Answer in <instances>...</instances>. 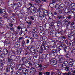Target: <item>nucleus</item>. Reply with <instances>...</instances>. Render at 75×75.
Listing matches in <instances>:
<instances>
[{
  "label": "nucleus",
  "instance_id": "nucleus-1",
  "mask_svg": "<svg viewBox=\"0 0 75 75\" xmlns=\"http://www.w3.org/2000/svg\"><path fill=\"white\" fill-rule=\"evenodd\" d=\"M29 9L31 13H35L37 11L36 8L34 6H30L29 7Z\"/></svg>",
  "mask_w": 75,
  "mask_h": 75
},
{
  "label": "nucleus",
  "instance_id": "nucleus-2",
  "mask_svg": "<svg viewBox=\"0 0 75 75\" xmlns=\"http://www.w3.org/2000/svg\"><path fill=\"white\" fill-rule=\"evenodd\" d=\"M64 23H65V25L67 28H68L69 27V25L71 24V21H68V18H67L64 20Z\"/></svg>",
  "mask_w": 75,
  "mask_h": 75
},
{
  "label": "nucleus",
  "instance_id": "nucleus-3",
  "mask_svg": "<svg viewBox=\"0 0 75 75\" xmlns=\"http://www.w3.org/2000/svg\"><path fill=\"white\" fill-rule=\"evenodd\" d=\"M23 32L21 31L19 32V34L22 37H23L25 35L24 33H27V29L26 28H24L23 29Z\"/></svg>",
  "mask_w": 75,
  "mask_h": 75
},
{
  "label": "nucleus",
  "instance_id": "nucleus-4",
  "mask_svg": "<svg viewBox=\"0 0 75 75\" xmlns=\"http://www.w3.org/2000/svg\"><path fill=\"white\" fill-rule=\"evenodd\" d=\"M50 62L51 64L52 65H55L57 64V61L54 58L51 59Z\"/></svg>",
  "mask_w": 75,
  "mask_h": 75
},
{
  "label": "nucleus",
  "instance_id": "nucleus-5",
  "mask_svg": "<svg viewBox=\"0 0 75 75\" xmlns=\"http://www.w3.org/2000/svg\"><path fill=\"white\" fill-rule=\"evenodd\" d=\"M71 36H72L74 38H75V31H72L70 33V35H69L68 36V38L69 40H71Z\"/></svg>",
  "mask_w": 75,
  "mask_h": 75
},
{
  "label": "nucleus",
  "instance_id": "nucleus-6",
  "mask_svg": "<svg viewBox=\"0 0 75 75\" xmlns=\"http://www.w3.org/2000/svg\"><path fill=\"white\" fill-rule=\"evenodd\" d=\"M69 16H72V17H74L75 16V13L72 11H68L66 13Z\"/></svg>",
  "mask_w": 75,
  "mask_h": 75
},
{
  "label": "nucleus",
  "instance_id": "nucleus-7",
  "mask_svg": "<svg viewBox=\"0 0 75 75\" xmlns=\"http://www.w3.org/2000/svg\"><path fill=\"white\" fill-rule=\"evenodd\" d=\"M12 7L14 10H17L19 9L18 5L16 3H15L13 6Z\"/></svg>",
  "mask_w": 75,
  "mask_h": 75
},
{
  "label": "nucleus",
  "instance_id": "nucleus-8",
  "mask_svg": "<svg viewBox=\"0 0 75 75\" xmlns=\"http://www.w3.org/2000/svg\"><path fill=\"white\" fill-rule=\"evenodd\" d=\"M32 33H33V36L35 38H36V39H37V38H38V33L37 32L35 31L34 33L32 32Z\"/></svg>",
  "mask_w": 75,
  "mask_h": 75
},
{
  "label": "nucleus",
  "instance_id": "nucleus-9",
  "mask_svg": "<svg viewBox=\"0 0 75 75\" xmlns=\"http://www.w3.org/2000/svg\"><path fill=\"white\" fill-rule=\"evenodd\" d=\"M65 61V58L64 57H61L58 61L59 63H62Z\"/></svg>",
  "mask_w": 75,
  "mask_h": 75
},
{
  "label": "nucleus",
  "instance_id": "nucleus-10",
  "mask_svg": "<svg viewBox=\"0 0 75 75\" xmlns=\"http://www.w3.org/2000/svg\"><path fill=\"white\" fill-rule=\"evenodd\" d=\"M25 63V65L27 68H30V66H31V65H32L31 63L29 62H26Z\"/></svg>",
  "mask_w": 75,
  "mask_h": 75
},
{
  "label": "nucleus",
  "instance_id": "nucleus-11",
  "mask_svg": "<svg viewBox=\"0 0 75 75\" xmlns=\"http://www.w3.org/2000/svg\"><path fill=\"white\" fill-rule=\"evenodd\" d=\"M74 7H75V3H72L69 6V8L70 10H72V8H74Z\"/></svg>",
  "mask_w": 75,
  "mask_h": 75
},
{
  "label": "nucleus",
  "instance_id": "nucleus-12",
  "mask_svg": "<svg viewBox=\"0 0 75 75\" xmlns=\"http://www.w3.org/2000/svg\"><path fill=\"white\" fill-rule=\"evenodd\" d=\"M68 53L70 55H72V54H75V50L73 49L72 50H69L68 52Z\"/></svg>",
  "mask_w": 75,
  "mask_h": 75
},
{
  "label": "nucleus",
  "instance_id": "nucleus-13",
  "mask_svg": "<svg viewBox=\"0 0 75 75\" xmlns=\"http://www.w3.org/2000/svg\"><path fill=\"white\" fill-rule=\"evenodd\" d=\"M20 46V42H16L15 44V47L16 48H18Z\"/></svg>",
  "mask_w": 75,
  "mask_h": 75
},
{
  "label": "nucleus",
  "instance_id": "nucleus-14",
  "mask_svg": "<svg viewBox=\"0 0 75 75\" xmlns=\"http://www.w3.org/2000/svg\"><path fill=\"white\" fill-rule=\"evenodd\" d=\"M3 53L5 55H6L8 53V51L6 49H4L3 50Z\"/></svg>",
  "mask_w": 75,
  "mask_h": 75
},
{
  "label": "nucleus",
  "instance_id": "nucleus-15",
  "mask_svg": "<svg viewBox=\"0 0 75 75\" xmlns=\"http://www.w3.org/2000/svg\"><path fill=\"white\" fill-rule=\"evenodd\" d=\"M35 66L37 67H40V68H41L42 67V65L41 64H39L38 62H36L35 63Z\"/></svg>",
  "mask_w": 75,
  "mask_h": 75
},
{
  "label": "nucleus",
  "instance_id": "nucleus-16",
  "mask_svg": "<svg viewBox=\"0 0 75 75\" xmlns=\"http://www.w3.org/2000/svg\"><path fill=\"white\" fill-rule=\"evenodd\" d=\"M50 25V28H53L54 27V23L52 22L49 23Z\"/></svg>",
  "mask_w": 75,
  "mask_h": 75
},
{
  "label": "nucleus",
  "instance_id": "nucleus-17",
  "mask_svg": "<svg viewBox=\"0 0 75 75\" xmlns=\"http://www.w3.org/2000/svg\"><path fill=\"white\" fill-rule=\"evenodd\" d=\"M10 58L11 59H12V60L13 59V60H15V59H16L17 58V56L14 55H11L10 56Z\"/></svg>",
  "mask_w": 75,
  "mask_h": 75
},
{
  "label": "nucleus",
  "instance_id": "nucleus-18",
  "mask_svg": "<svg viewBox=\"0 0 75 75\" xmlns=\"http://www.w3.org/2000/svg\"><path fill=\"white\" fill-rule=\"evenodd\" d=\"M2 13L5 14H6V11L2 9H0V14H2Z\"/></svg>",
  "mask_w": 75,
  "mask_h": 75
},
{
  "label": "nucleus",
  "instance_id": "nucleus-19",
  "mask_svg": "<svg viewBox=\"0 0 75 75\" xmlns=\"http://www.w3.org/2000/svg\"><path fill=\"white\" fill-rule=\"evenodd\" d=\"M65 5L64 4H62L60 5L59 8L60 9H62L64 8H65Z\"/></svg>",
  "mask_w": 75,
  "mask_h": 75
},
{
  "label": "nucleus",
  "instance_id": "nucleus-20",
  "mask_svg": "<svg viewBox=\"0 0 75 75\" xmlns=\"http://www.w3.org/2000/svg\"><path fill=\"white\" fill-rule=\"evenodd\" d=\"M22 47L24 48V47H25V41H24V40H22Z\"/></svg>",
  "mask_w": 75,
  "mask_h": 75
},
{
  "label": "nucleus",
  "instance_id": "nucleus-21",
  "mask_svg": "<svg viewBox=\"0 0 75 75\" xmlns=\"http://www.w3.org/2000/svg\"><path fill=\"white\" fill-rule=\"evenodd\" d=\"M35 71H36V70L34 69V70L30 71H29V73L30 75H31V74H34V73H35Z\"/></svg>",
  "mask_w": 75,
  "mask_h": 75
},
{
  "label": "nucleus",
  "instance_id": "nucleus-22",
  "mask_svg": "<svg viewBox=\"0 0 75 75\" xmlns=\"http://www.w3.org/2000/svg\"><path fill=\"white\" fill-rule=\"evenodd\" d=\"M22 60L23 62H24L25 63V62H26L28 61V59H26V57H22Z\"/></svg>",
  "mask_w": 75,
  "mask_h": 75
},
{
  "label": "nucleus",
  "instance_id": "nucleus-23",
  "mask_svg": "<svg viewBox=\"0 0 75 75\" xmlns=\"http://www.w3.org/2000/svg\"><path fill=\"white\" fill-rule=\"evenodd\" d=\"M22 48H21L20 49H19L17 51V54H18L19 55H20L21 52V51H22Z\"/></svg>",
  "mask_w": 75,
  "mask_h": 75
},
{
  "label": "nucleus",
  "instance_id": "nucleus-24",
  "mask_svg": "<svg viewBox=\"0 0 75 75\" xmlns=\"http://www.w3.org/2000/svg\"><path fill=\"white\" fill-rule=\"evenodd\" d=\"M72 65H73V62H70L68 64V66L71 68V67H72Z\"/></svg>",
  "mask_w": 75,
  "mask_h": 75
},
{
  "label": "nucleus",
  "instance_id": "nucleus-25",
  "mask_svg": "<svg viewBox=\"0 0 75 75\" xmlns=\"http://www.w3.org/2000/svg\"><path fill=\"white\" fill-rule=\"evenodd\" d=\"M69 45L70 47H73L74 45V43L72 42V41H70L69 42Z\"/></svg>",
  "mask_w": 75,
  "mask_h": 75
},
{
  "label": "nucleus",
  "instance_id": "nucleus-26",
  "mask_svg": "<svg viewBox=\"0 0 75 75\" xmlns=\"http://www.w3.org/2000/svg\"><path fill=\"white\" fill-rule=\"evenodd\" d=\"M8 59V62H9V63H12L13 62V60L12 59H10L9 58V57H8L7 58Z\"/></svg>",
  "mask_w": 75,
  "mask_h": 75
},
{
  "label": "nucleus",
  "instance_id": "nucleus-27",
  "mask_svg": "<svg viewBox=\"0 0 75 75\" xmlns=\"http://www.w3.org/2000/svg\"><path fill=\"white\" fill-rule=\"evenodd\" d=\"M63 75H71V72H69L68 73L67 72L63 73Z\"/></svg>",
  "mask_w": 75,
  "mask_h": 75
},
{
  "label": "nucleus",
  "instance_id": "nucleus-28",
  "mask_svg": "<svg viewBox=\"0 0 75 75\" xmlns=\"http://www.w3.org/2000/svg\"><path fill=\"white\" fill-rule=\"evenodd\" d=\"M49 44H50V45H51V46L52 45H55V42H54V41L49 42Z\"/></svg>",
  "mask_w": 75,
  "mask_h": 75
},
{
  "label": "nucleus",
  "instance_id": "nucleus-29",
  "mask_svg": "<svg viewBox=\"0 0 75 75\" xmlns=\"http://www.w3.org/2000/svg\"><path fill=\"white\" fill-rule=\"evenodd\" d=\"M52 53L54 55L57 54V50H52Z\"/></svg>",
  "mask_w": 75,
  "mask_h": 75
},
{
  "label": "nucleus",
  "instance_id": "nucleus-30",
  "mask_svg": "<svg viewBox=\"0 0 75 75\" xmlns=\"http://www.w3.org/2000/svg\"><path fill=\"white\" fill-rule=\"evenodd\" d=\"M62 47L64 49H67V47H66L65 45L64 44L62 43Z\"/></svg>",
  "mask_w": 75,
  "mask_h": 75
},
{
  "label": "nucleus",
  "instance_id": "nucleus-31",
  "mask_svg": "<svg viewBox=\"0 0 75 75\" xmlns=\"http://www.w3.org/2000/svg\"><path fill=\"white\" fill-rule=\"evenodd\" d=\"M6 71L7 72H10V67L9 66H7L6 67Z\"/></svg>",
  "mask_w": 75,
  "mask_h": 75
},
{
  "label": "nucleus",
  "instance_id": "nucleus-32",
  "mask_svg": "<svg viewBox=\"0 0 75 75\" xmlns=\"http://www.w3.org/2000/svg\"><path fill=\"white\" fill-rule=\"evenodd\" d=\"M5 42H6V43L7 44H10V41H9V40H6Z\"/></svg>",
  "mask_w": 75,
  "mask_h": 75
},
{
  "label": "nucleus",
  "instance_id": "nucleus-33",
  "mask_svg": "<svg viewBox=\"0 0 75 75\" xmlns=\"http://www.w3.org/2000/svg\"><path fill=\"white\" fill-rule=\"evenodd\" d=\"M42 59H45V58H47L46 57V55H45V54H42Z\"/></svg>",
  "mask_w": 75,
  "mask_h": 75
},
{
  "label": "nucleus",
  "instance_id": "nucleus-34",
  "mask_svg": "<svg viewBox=\"0 0 75 75\" xmlns=\"http://www.w3.org/2000/svg\"><path fill=\"white\" fill-rule=\"evenodd\" d=\"M46 45H47V43L46 42L44 41L42 43V46H43L44 47L45 46H46Z\"/></svg>",
  "mask_w": 75,
  "mask_h": 75
},
{
  "label": "nucleus",
  "instance_id": "nucleus-35",
  "mask_svg": "<svg viewBox=\"0 0 75 75\" xmlns=\"http://www.w3.org/2000/svg\"><path fill=\"white\" fill-rule=\"evenodd\" d=\"M49 6L51 7L52 8L53 7H54V6H55V5L54 4L51 3H50Z\"/></svg>",
  "mask_w": 75,
  "mask_h": 75
},
{
  "label": "nucleus",
  "instance_id": "nucleus-36",
  "mask_svg": "<svg viewBox=\"0 0 75 75\" xmlns=\"http://www.w3.org/2000/svg\"><path fill=\"white\" fill-rule=\"evenodd\" d=\"M16 4L18 6V7L19 8L21 6V2H19L18 3Z\"/></svg>",
  "mask_w": 75,
  "mask_h": 75
},
{
  "label": "nucleus",
  "instance_id": "nucleus-37",
  "mask_svg": "<svg viewBox=\"0 0 75 75\" xmlns=\"http://www.w3.org/2000/svg\"><path fill=\"white\" fill-rule=\"evenodd\" d=\"M48 23H49V24L50 23H52L53 22V20L52 19H49L48 20Z\"/></svg>",
  "mask_w": 75,
  "mask_h": 75
},
{
  "label": "nucleus",
  "instance_id": "nucleus-38",
  "mask_svg": "<svg viewBox=\"0 0 75 75\" xmlns=\"http://www.w3.org/2000/svg\"><path fill=\"white\" fill-rule=\"evenodd\" d=\"M39 29L41 31H44V28L42 26H39Z\"/></svg>",
  "mask_w": 75,
  "mask_h": 75
},
{
  "label": "nucleus",
  "instance_id": "nucleus-39",
  "mask_svg": "<svg viewBox=\"0 0 75 75\" xmlns=\"http://www.w3.org/2000/svg\"><path fill=\"white\" fill-rule=\"evenodd\" d=\"M48 12L47 11H45L43 12V14L47 16V15H48Z\"/></svg>",
  "mask_w": 75,
  "mask_h": 75
},
{
  "label": "nucleus",
  "instance_id": "nucleus-40",
  "mask_svg": "<svg viewBox=\"0 0 75 75\" xmlns=\"http://www.w3.org/2000/svg\"><path fill=\"white\" fill-rule=\"evenodd\" d=\"M27 48L28 49H29V50H30V51H32V48H33L32 47H30V46H27Z\"/></svg>",
  "mask_w": 75,
  "mask_h": 75
},
{
  "label": "nucleus",
  "instance_id": "nucleus-41",
  "mask_svg": "<svg viewBox=\"0 0 75 75\" xmlns=\"http://www.w3.org/2000/svg\"><path fill=\"white\" fill-rule=\"evenodd\" d=\"M37 51H38L39 53H42L43 52V50L41 48H40L39 50H38Z\"/></svg>",
  "mask_w": 75,
  "mask_h": 75
},
{
  "label": "nucleus",
  "instance_id": "nucleus-42",
  "mask_svg": "<svg viewBox=\"0 0 75 75\" xmlns=\"http://www.w3.org/2000/svg\"><path fill=\"white\" fill-rule=\"evenodd\" d=\"M39 33L41 36H42V35H44V32H39Z\"/></svg>",
  "mask_w": 75,
  "mask_h": 75
},
{
  "label": "nucleus",
  "instance_id": "nucleus-43",
  "mask_svg": "<svg viewBox=\"0 0 75 75\" xmlns=\"http://www.w3.org/2000/svg\"><path fill=\"white\" fill-rule=\"evenodd\" d=\"M0 27H2L3 26V21H0Z\"/></svg>",
  "mask_w": 75,
  "mask_h": 75
},
{
  "label": "nucleus",
  "instance_id": "nucleus-44",
  "mask_svg": "<svg viewBox=\"0 0 75 75\" xmlns=\"http://www.w3.org/2000/svg\"><path fill=\"white\" fill-rule=\"evenodd\" d=\"M63 64H64V65L67 66L68 65V63L67 61H65Z\"/></svg>",
  "mask_w": 75,
  "mask_h": 75
},
{
  "label": "nucleus",
  "instance_id": "nucleus-45",
  "mask_svg": "<svg viewBox=\"0 0 75 75\" xmlns=\"http://www.w3.org/2000/svg\"><path fill=\"white\" fill-rule=\"evenodd\" d=\"M16 75H22V74L21 72L19 71H18L16 72Z\"/></svg>",
  "mask_w": 75,
  "mask_h": 75
},
{
  "label": "nucleus",
  "instance_id": "nucleus-46",
  "mask_svg": "<svg viewBox=\"0 0 75 75\" xmlns=\"http://www.w3.org/2000/svg\"><path fill=\"white\" fill-rule=\"evenodd\" d=\"M44 48L45 50H48V49L49 48V46H45L44 47Z\"/></svg>",
  "mask_w": 75,
  "mask_h": 75
},
{
  "label": "nucleus",
  "instance_id": "nucleus-47",
  "mask_svg": "<svg viewBox=\"0 0 75 75\" xmlns=\"http://www.w3.org/2000/svg\"><path fill=\"white\" fill-rule=\"evenodd\" d=\"M10 65L13 68L15 67V64H14V63H11L10 64Z\"/></svg>",
  "mask_w": 75,
  "mask_h": 75
},
{
  "label": "nucleus",
  "instance_id": "nucleus-48",
  "mask_svg": "<svg viewBox=\"0 0 75 75\" xmlns=\"http://www.w3.org/2000/svg\"><path fill=\"white\" fill-rule=\"evenodd\" d=\"M25 70V72H26V73H27V72H28V69H24L22 70V72H24V71Z\"/></svg>",
  "mask_w": 75,
  "mask_h": 75
},
{
  "label": "nucleus",
  "instance_id": "nucleus-49",
  "mask_svg": "<svg viewBox=\"0 0 75 75\" xmlns=\"http://www.w3.org/2000/svg\"><path fill=\"white\" fill-rule=\"evenodd\" d=\"M54 6H55L56 8H59V6H60V5H59L58 4H55Z\"/></svg>",
  "mask_w": 75,
  "mask_h": 75
},
{
  "label": "nucleus",
  "instance_id": "nucleus-50",
  "mask_svg": "<svg viewBox=\"0 0 75 75\" xmlns=\"http://www.w3.org/2000/svg\"><path fill=\"white\" fill-rule=\"evenodd\" d=\"M56 11H59V13H60V14H62V10H59L58 9H56Z\"/></svg>",
  "mask_w": 75,
  "mask_h": 75
},
{
  "label": "nucleus",
  "instance_id": "nucleus-51",
  "mask_svg": "<svg viewBox=\"0 0 75 75\" xmlns=\"http://www.w3.org/2000/svg\"><path fill=\"white\" fill-rule=\"evenodd\" d=\"M26 23L28 24V25H31L32 24V21H26Z\"/></svg>",
  "mask_w": 75,
  "mask_h": 75
},
{
  "label": "nucleus",
  "instance_id": "nucleus-52",
  "mask_svg": "<svg viewBox=\"0 0 75 75\" xmlns=\"http://www.w3.org/2000/svg\"><path fill=\"white\" fill-rule=\"evenodd\" d=\"M54 28L56 31H58V30H59V28H58V26H55L54 27Z\"/></svg>",
  "mask_w": 75,
  "mask_h": 75
},
{
  "label": "nucleus",
  "instance_id": "nucleus-53",
  "mask_svg": "<svg viewBox=\"0 0 75 75\" xmlns=\"http://www.w3.org/2000/svg\"><path fill=\"white\" fill-rule=\"evenodd\" d=\"M57 23L58 25H61V23L60 21H57Z\"/></svg>",
  "mask_w": 75,
  "mask_h": 75
},
{
  "label": "nucleus",
  "instance_id": "nucleus-54",
  "mask_svg": "<svg viewBox=\"0 0 75 75\" xmlns=\"http://www.w3.org/2000/svg\"><path fill=\"white\" fill-rule=\"evenodd\" d=\"M56 52L57 53V52H59V51H61V49L60 48H57V49H56Z\"/></svg>",
  "mask_w": 75,
  "mask_h": 75
},
{
  "label": "nucleus",
  "instance_id": "nucleus-55",
  "mask_svg": "<svg viewBox=\"0 0 75 75\" xmlns=\"http://www.w3.org/2000/svg\"><path fill=\"white\" fill-rule=\"evenodd\" d=\"M4 17L5 19L6 18L7 19V17H8V15L7 14H5L4 15Z\"/></svg>",
  "mask_w": 75,
  "mask_h": 75
},
{
  "label": "nucleus",
  "instance_id": "nucleus-56",
  "mask_svg": "<svg viewBox=\"0 0 75 75\" xmlns=\"http://www.w3.org/2000/svg\"><path fill=\"white\" fill-rule=\"evenodd\" d=\"M52 4H56L57 3H56V1L55 0H53L52 1Z\"/></svg>",
  "mask_w": 75,
  "mask_h": 75
},
{
  "label": "nucleus",
  "instance_id": "nucleus-57",
  "mask_svg": "<svg viewBox=\"0 0 75 75\" xmlns=\"http://www.w3.org/2000/svg\"><path fill=\"white\" fill-rule=\"evenodd\" d=\"M38 18L39 20H42V16H41L40 15H39Z\"/></svg>",
  "mask_w": 75,
  "mask_h": 75
},
{
  "label": "nucleus",
  "instance_id": "nucleus-58",
  "mask_svg": "<svg viewBox=\"0 0 75 75\" xmlns=\"http://www.w3.org/2000/svg\"><path fill=\"white\" fill-rule=\"evenodd\" d=\"M21 12L22 14H25V12L24 11V10H22L21 11Z\"/></svg>",
  "mask_w": 75,
  "mask_h": 75
},
{
  "label": "nucleus",
  "instance_id": "nucleus-59",
  "mask_svg": "<svg viewBox=\"0 0 75 75\" xmlns=\"http://www.w3.org/2000/svg\"><path fill=\"white\" fill-rule=\"evenodd\" d=\"M64 68L65 69V71H68V70L69 69V67L67 66L65 68Z\"/></svg>",
  "mask_w": 75,
  "mask_h": 75
},
{
  "label": "nucleus",
  "instance_id": "nucleus-60",
  "mask_svg": "<svg viewBox=\"0 0 75 75\" xmlns=\"http://www.w3.org/2000/svg\"><path fill=\"white\" fill-rule=\"evenodd\" d=\"M44 14V13L42 12H40V13H39V15L40 16H42Z\"/></svg>",
  "mask_w": 75,
  "mask_h": 75
},
{
  "label": "nucleus",
  "instance_id": "nucleus-61",
  "mask_svg": "<svg viewBox=\"0 0 75 75\" xmlns=\"http://www.w3.org/2000/svg\"><path fill=\"white\" fill-rule=\"evenodd\" d=\"M30 19L32 20H34V17L31 16H30Z\"/></svg>",
  "mask_w": 75,
  "mask_h": 75
},
{
  "label": "nucleus",
  "instance_id": "nucleus-62",
  "mask_svg": "<svg viewBox=\"0 0 75 75\" xmlns=\"http://www.w3.org/2000/svg\"><path fill=\"white\" fill-rule=\"evenodd\" d=\"M73 17L72 16L71 17V15H69L67 16V18L69 19V20H70V19H71V18Z\"/></svg>",
  "mask_w": 75,
  "mask_h": 75
},
{
  "label": "nucleus",
  "instance_id": "nucleus-63",
  "mask_svg": "<svg viewBox=\"0 0 75 75\" xmlns=\"http://www.w3.org/2000/svg\"><path fill=\"white\" fill-rule=\"evenodd\" d=\"M35 1L36 3L39 4V2L38 1H39L40 2H41V1H40V0H35Z\"/></svg>",
  "mask_w": 75,
  "mask_h": 75
},
{
  "label": "nucleus",
  "instance_id": "nucleus-64",
  "mask_svg": "<svg viewBox=\"0 0 75 75\" xmlns=\"http://www.w3.org/2000/svg\"><path fill=\"white\" fill-rule=\"evenodd\" d=\"M7 66H8L9 67H10L11 65L10 64H11V63L8 62L7 63Z\"/></svg>",
  "mask_w": 75,
  "mask_h": 75
}]
</instances>
